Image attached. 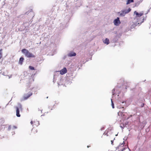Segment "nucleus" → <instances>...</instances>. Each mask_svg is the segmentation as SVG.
<instances>
[{"label":"nucleus","instance_id":"obj_22","mask_svg":"<svg viewBox=\"0 0 151 151\" xmlns=\"http://www.w3.org/2000/svg\"><path fill=\"white\" fill-rule=\"evenodd\" d=\"M90 147V146H87V147L88 148L89 147Z\"/></svg>","mask_w":151,"mask_h":151},{"label":"nucleus","instance_id":"obj_16","mask_svg":"<svg viewBox=\"0 0 151 151\" xmlns=\"http://www.w3.org/2000/svg\"><path fill=\"white\" fill-rule=\"evenodd\" d=\"M123 113L122 112H119L118 113V114L119 116H122Z\"/></svg>","mask_w":151,"mask_h":151},{"label":"nucleus","instance_id":"obj_20","mask_svg":"<svg viewBox=\"0 0 151 151\" xmlns=\"http://www.w3.org/2000/svg\"><path fill=\"white\" fill-rule=\"evenodd\" d=\"M13 127L15 129H16L17 128V127L16 126H14Z\"/></svg>","mask_w":151,"mask_h":151},{"label":"nucleus","instance_id":"obj_2","mask_svg":"<svg viewBox=\"0 0 151 151\" xmlns=\"http://www.w3.org/2000/svg\"><path fill=\"white\" fill-rule=\"evenodd\" d=\"M125 144V143L124 141H123V143L120 144L117 147L119 151H123L127 148L126 146L124 145Z\"/></svg>","mask_w":151,"mask_h":151},{"label":"nucleus","instance_id":"obj_7","mask_svg":"<svg viewBox=\"0 0 151 151\" xmlns=\"http://www.w3.org/2000/svg\"><path fill=\"white\" fill-rule=\"evenodd\" d=\"M60 74L61 75H63L67 72V69L65 67L63 69H61L60 71Z\"/></svg>","mask_w":151,"mask_h":151},{"label":"nucleus","instance_id":"obj_9","mask_svg":"<svg viewBox=\"0 0 151 151\" xmlns=\"http://www.w3.org/2000/svg\"><path fill=\"white\" fill-rule=\"evenodd\" d=\"M76 55V54L73 52H71L68 54V56L70 57L75 56Z\"/></svg>","mask_w":151,"mask_h":151},{"label":"nucleus","instance_id":"obj_15","mask_svg":"<svg viewBox=\"0 0 151 151\" xmlns=\"http://www.w3.org/2000/svg\"><path fill=\"white\" fill-rule=\"evenodd\" d=\"M29 68L30 70H35V68L34 67H32V66H30L29 67Z\"/></svg>","mask_w":151,"mask_h":151},{"label":"nucleus","instance_id":"obj_13","mask_svg":"<svg viewBox=\"0 0 151 151\" xmlns=\"http://www.w3.org/2000/svg\"><path fill=\"white\" fill-rule=\"evenodd\" d=\"M133 2L134 0H127L126 4H128L130 3Z\"/></svg>","mask_w":151,"mask_h":151},{"label":"nucleus","instance_id":"obj_1","mask_svg":"<svg viewBox=\"0 0 151 151\" xmlns=\"http://www.w3.org/2000/svg\"><path fill=\"white\" fill-rule=\"evenodd\" d=\"M22 52L28 58H34L35 55L32 53L29 52L25 49H23L22 50Z\"/></svg>","mask_w":151,"mask_h":151},{"label":"nucleus","instance_id":"obj_25","mask_svg":"<svg viewBox=\"0 0 151 151\" xmlns=\"http://www.w3.org/2000/svg\"><path fill=\"white\" fill-rule=\"evenodd\" d=\"M132 116V115H130V116Z\"/></svg>","mask_w":151,"mask_h":151},{"label":"nucleus","instance_id":"obj_6","mask_svg":"<svg viewBox=\"0 0 151 151\" xmlns=\"http://www.w3.org/2000/svg\"><path fill=\"white\" fill-rule=\"evenodd\" d=\"M114 23L115 25L118 26L120 24L119 18L117 17L116 19H115L114 20Z\"/></svg>","mask_w":151,"mask_h":151},{"label":"nucleus","instance_id":"obj_5","mask_svg":"<svg viewBox=\"0 0 151 151\" xmlns=\"http://www.w3.org/2000/svg\"><path fill=\"white\" fill-rule=\"evenodd\" d=\"M15 108L16 109V115L17 117H19L20 116V114H19V109L20 110H22V106L21 104L19 105V107H16Z\"/></svg>","mask_w":151,"mask_h":151},{"label":"nucleus","instance_id":"obj_21","mask_svg":"<svg viewBox=\"0 0 151 151\" xmlns=\"http://www.w3.org/2000/svg\"><path fill=\"white\" fill-rule=\"evenodd\" d=\"M36 122H37V124L38 125V124H39V122H38V121H36Z\"/></svg>","mask_w":151,"mask_h":151},{"label":"nucleus","instance_id":"obj_3","mask_svg":"<svg viewBox=\"0 0 151 151\" xmlns=\"http://www.w3.org/2000/svg\"><path fill=\"white\" fill-rule=\"evenodd\" d=\"M131 10V9L129 8L128 9H125L122 10L120 13V16H124L126 14L129 12Z\"/></svg>","mask_w":151,"mask_h":151},{"label":"nucleus","instance_id":"obj_23","mask_svg":"<svg viewBox=\"0 0 151 151\" xmlns=\"http://www.w3.org/2000/svg\"><path fill=\"white\" fill-rule=\"evenodd\" d=\"M122 108L123 109H125V108H124V107L123 106L122 107Z\"/></svg>","mask_w":151,"mask_h":151},{"label":"nucleus","instance_id":"obj_4","mask_svg":"<svg viewBox=\"0 0 151 151\" xmlns=\"http://www.w3.org/2000/svg\"><path fill=\"white\" fill-rule=\"evenodd\" d=\"M32 95V93L30 91L28 93H25L23 95V98L24 100H26L30 97Z\"/></svg>","mask_w":151,"mask_h":151},{"label":"nucleus","instance_id":"obj_19","mask_svg":"<svg viewBox=\"0 0 151 151\" xmlns=\"http://www.w3.org/2000/svg\"><path fill=\"white\" fill-rule=\"evenodd\" d=\"M111 143L112 145H113V140H111Z\"/></svg>","mask_w":151,"mask_h":151},{"label":"nucleus","instance_id":"obj_10","mask_svg":"<svg viewBox=\"0 0 151 151\" xmlns=\"http://www.w3.org/2000/svg\"><path fill=\"white\" fill-rule=\"evenodd\" d=\"M103 42L104 43L106 44L107 45L109 44V39L107 38L105 39V40L103 41Z\"/></svg>","mask_w":151,"mask_h":151},{"label":"nucleus","instance_id":"obj_24","mask_svg":"<svg viewBox=\"0 0 151 151\" xmlns=\"http://www.w3.org/2000/svg\"><path fill=\"white\" fill-rule=\"evenodd\" d=\"M129 118V117H128V118L127 119H128Z\"/></svg>","mask_w":151,"mask_h":151},{"label":"nucleus","instance_id":"obj_17","mask_svg":"<svg viewBox=\"0 0 151 151\" xmlns=\"http://www.w3.org/2000/svg\"><path fill=\"white\" fill-rule=\"evenodd\" d=\"M111 105H112V108H114V104L113 103V102L112 101V99H111Z\"/></svg>","mask_w":151,"mask_h":151},{"label":"nucleus","instance_id":"obj_8","mask_svg":"<svg viewBox=\"0 0 151 151\" xmlns=\"http://www.w3.org/2000/svg\"><path fill=\"white\" fill-rule=\"evenodd\" d=\"M134 13L137 16V17H140L142 16L143 14L142 13H139L137 12L136 11H135L134 12Z\"/></svg>","mask_w":151,"mask_h":151},{"label":"nucleus","instance_id":"obj_12","mask_svg":"<svg viewBox=\"0 0 151 151\" xmlns=\"http://www.w3.org/2000/svg\"><path fill=\"white\" fill-rule=\"evenodd\" d=\"M24 60V58L23 57H21L19 59V63L21 64H22V62Z\"/></svg>","mask_w":151,"mask_h":151},{"label":"nucleus","instance_id":"obj_18","mask_svg":"<svg viewBox=\"0 0 151 151\" xmlns=\"http://www.w3.org/2000/svg\"><path fill=\"white\" fill-rule=\"evenodd\" d=\"M35 122V121L33 122V121H31L30 122V123L32 125L33 124H34Z\"/></svg>","mask_w":151,"mask_h":151},{"label":"nucleus","instance_id":"obj_11","mask_svg":"<svg viewBox=\"0 0 151 151\" xmlns=\"http://www.w3.org/2000/svg\"><path fill=\"white\" fill-rule=\"evenodd\" d=\"M37 132V130L36 129H34L32 130V133L33 135H35L36 133Z\"/></svg>","mask_w":151,"mask_h":151},{"label":"nucleus","instance_id":"obj_14","mask_svg":"<svg viewBox=\"0 0 151 151\" xmlns=\"http://www.w3.org/2000/svg\"><path fill=\"white\" fill-rule=\"evenodd\" d=\"M2 50V49H1L0 50V59H1L2 57V54L1 52V51Z\"/></svg>","mask_w":151,"mask_h":151}]
</instances>
